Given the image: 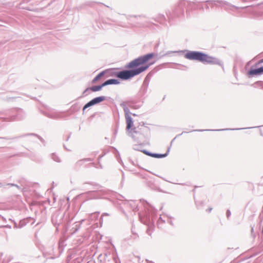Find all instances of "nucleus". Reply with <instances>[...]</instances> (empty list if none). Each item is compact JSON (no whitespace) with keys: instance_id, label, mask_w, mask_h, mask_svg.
<instances>
[{"instance_id":"37","label":"nucleus","mask_w":263,"mask_h":263,"mask_svg":"<svg viewBox=\"0 0 263 263\" xmlns=\"http://www.w3.org/2000/svg\"><path fill=\"white\" fill-rule=\"evenodd\" d=\"M133 115L134 116H136V114H133Z\"/></svg>"},{"instance_id":"5","label":"nucleus","mask_w":263,"mask_h":263,"mask_svg":"<svg viewBox=\"0 0 263 263\" xmlns=\"http://www.w3.org/2000/svg\"><path fill=\"white\" fill-rule=\"evenodd\" d=\"M23 111L22 109H19L17 110V115L15 116H12L11 118L8 120L9 121H12L15 120L16 118L21 120L23 118L22 114Z\"/></svg>"},{"instance_id":"19","label":"nucleus","mask_w":263,"mask_h":263,"mask_svg":"<svg viewBox=\"0 0 263 263\" xmlns=\"http://www.w3.org/2000/svg\"><path fill=\"white\" fill-rule=\"evenodd\" d=\"M120 105H121V107H122L123 109H124V108L125 107H127L126 105L125 104V103L124 102L121 103Z\"/></svg>"},{"instance_id":"24","label":"nucleus","mask_w":263,"mask_h":263,"mask_svg":"<svg viewBox=\"0 0 263 263\" xmlns=\"http://www.w3.org/2000/svg\"><path fill=\"white\" fill-rule=\"evenodd\" d=\"M7 185L11 186H16V184H13V183H8V184H7Z\"/></svg>"},{"instance_id":"10","label":"nucleus","mask_w":263,"mask_h":263,"mask_svg":"<svg viewBox=\"0 0 263 263\" xmlns=\"http://www.w3.org/2000/svg\"><path fill=\"white\" fill-rule=\"evenodd\" d=\"M96 103V104L100 103L101 102H102L106 100V97L105 96H100L98 97H96L94 99H93Z\"/></svg>"},{"instance_id":"13","label":"nucleus","mask_w":263,"mask_h":263,"mask_svg":"<svg viewBox=\"0 0 263 263\" xmlns=\"http://www.w3.org/2000/svg\"><path fill=\"white\" fill-rule=\"evenodd\" d=\"M157 18L158 21H159L160 23H164L165 20L164 16L162 14L159 15Z\"/></svg>"},{"instance_id":"34","label":"nucleus","mask_w":263,"mask_h":263,"mask_svg":"<svg viewBox=\"0 0 263 263\" xmlns=\"http://www.w3.org/2000/svg\"><path fill=\"white\" fill-rule=\"evenodd\" d=\"M228 129H225L224 130H228ZM224 129H217V131L223 130Z\"/></svg>"},{"instance_id":"11","label":"nucleus","mask_w":263,"mask_h":263,"mask_svg":"<svg viewBox=\"0 0 263 263\" xmlns=\"http://www.w3.org/2000/svg\"><path fill=\"white\" fill-rule=\"evenodd\" d=\"M109 85H117L120 84V81L117 79H109Z\"/></svg>"},{"instance_id":"39","label":"nucleus","mask_w":263,"mask_h":263,"mask_svg":"<svg viewBox=\"0 0 263 263\" xmlns=\"http://www.w3.org/2000/svg\"><path fill=\"white\" fill-rule=\"evenodd\" d=\"M241 128H237L236 129L237 130H239V129H241Z\"/></svg>"},{"instance_id":"21","label":"nucleus","mask_w":263,"mask_h":263,"mask_svg":"<svg viewBox=\"0 0 263 263\" xmlns=\"http://www.w3.org/2000/svg\"><path fill=\"white\" fill-rule=\"evenodd\" d=\"M76 227L77 228H76V229H75V230L74 231V232H76V231H77L79 229V228H80V224H76Z\"/></svg>"},{"instance_id":"31","label":"nucleus","mask_w":263,"mask_h":263,"mask_svg":"<svg viewBox=\"0 0 263 263\" xmlns=\"http://www.w3.org/2000/svg\"><path fill=\"white\" fill-rule=\"evenodd\" d=\"M3 227L11 228V226L9 225L3 226Z\"/></svg>"},{"instance_id":"27","label":"nucleus","mask_w":263,"mask_h":263,"mask_svg":"<svg viewBox=\"0 0 263 263\" xmlns=\"http://www.w3.org/2000/svg\"><path fill=\"white\" fill-rule=\"evenodd\" d=\"M212 210V208H209L208 209H207L206 211L208 212H211V211Z\"/></svg>"},{"instance_id":"26","label":"nucleus","mask_w":263,"mask_h":263,"mask_svg":"<svg viewBox=\"0 0 263 263\" xmlns=\"http://www.w3.org/2000/svg\"><path fill=\"white\" fill-rule=\"evenodd\" d=\"M90 101H91V103L92 104V105H95L96 104L93 99L91 100Z\"/></svg>"},{"instance_id":"1","label":"nucleus","mask_w":263,"mask_h":263,"mask_svg":"<svg viewBox=\"0 0 263 263\" xmlns=\"http://www.w3.org/2000/svg\"><path fill=\"white\" fill-rule=\"evenodd\" d=\"M155 55L154 53H149L130 61L125 66L126 68L131 69L130 70L118 71L116 69H106L105 70L106 76L107 77H116L123 80H128L146 70L150 64L142 65L145 64Z\"/></svg>"},{"instance_id":"8","label":"nucleus","mask_w":263,"mask_h":263,"mask_svg":"<svg viewBox=\"0 0 263 263\" xmlns=\"http://www.w3.org/2000/svg\"><path fill=\"white\" fill-rule=\"evenodd\" d=\"M248 75L249 76H254V75H259L261 74L260 73L259 69H252L248 71Z\"/></svg>"},{"instance_id":"7","label":"nucleus","mask_w":263,"mask_h":263,"mask_svg":"<svg viewBox=\"0 0 263 263\" xmlns=\"http://www.w3.org/2000/svg\"><path fill=\"white\" fill-rule=\"evenodd\" d=\"M102 87H103L102 86V84H101L100 85L93 86L90 88H88L84 90V91L83 92V93H85L88 90H90L93 92L98 91L100 90Z\"/></svg>"},{"instance_id":"14","label":"nucleus","mask_w":263,"mask_h":263,"mask_svg":"<svg viewBox=\"0 0 263 263\" xmlns=\"http://www.w3.org/2000/svg\"><path fill=\"white\" fill-rule=\"evenodd\" d=\"M164 222V220L162 219V217H160L158 220L157 223L159 228H161V224Z\"/></svg>"},{"instance_id":"16","label":"nucleus","mask_w":263,"mask_h":263,"mask_svg":"<svg viewBox=\"0 0 263 263\" xmlns=\"http://www.w3.org/2000/svg\"><path fill=\"white\" fill-rule=\"evenodd\" d=\"M108 85H109V82L108 80H106V81H105L104 83H103L102 84V87H104V86Z\"/></svg>"},{"instance_id":"33","label":"nucleus","mask_w":263,"mask_h":263,"mask_svg":"<svg viewBox=\"0 0 263 263\" xmlns=\"http://www.w3.org/2000/svg\"><path fill=\"white\" fill-rule=\"evenodd\" d=\"M102 215H103V216H104V215L108 216V214H107V213H103Z\"/></svg>"},{"instance_id":"9","label":"nucleus","mask_w":263,"mask_h":263,"mask_svg":"<svg viewBox=\"0 0 263 263\" xmlns=\"http://www.w3.org/2000/svg\"><path fill=\"white\" fill-rule=\"evenodd\" d=\"M106 75L105 70L101 72L99 74H98L92 80V83H95L97 81L99 80L101 77Z\"/></svg>"},{"instance_id":"35","label":"nucleus","mask_w":263,"mask_h":263,"mask_svg":"<svg viewBox=\"0 0 263 263\" xmlns=\"http://www.w3.org/2000/svg\"><path fill=\"white\" fill-rule=\"evenodd\" d=\"M146 261H147V262H148V263H153V262H152V261H148V260H146Z\"/></svg>"},{"instance_id":"2","label":"nucleus","mask_w":263,"mask_h":263,"mask_svg":"<svg viewBox=\"0 0 263 263\" xmlns=\"http://www.w3.org/2000/svg\"><path fill=\"white\" fill-rule=\"evenodd\" d=\"M185 58L191 60L200 61L204 64L221 65L219 60L200 51H190L185 54Z\"/></svg>"},{"instance_id":"17","label":"nucleus","mask_w":263,"mask_h":263,"mask_svg":"<svg viewBox=\"0 0 263 263\" xmlns=\"http://www.w3.org/2000/svg\"><path fill=\"white\" fill-rule=\"evenodd\" d=\"M226 215H227V217L228 218H229V217L230 216V215H231V212H230V211L229 210H228L227 211Z\"/></svg>"},{"instance_id":"29","label":"nucleus","mask_w":263,"mask_h":263,"mask_svg":"<svg viewBox=\"0 0 263 263\" xmlns=\"http://www.w3.org/2000/svg\"><path fill=\"white\" fill-rule=\"evenodd\" d=\"M88 108V107L86 106V104L84 105L83 108V110L84 111L86 108Z\"/></svg>"},{"instance_id":"18","label":"nucleus","mask_w":263,"mask_h":263,"mask_svg":"<svg viewBox=\"0 0 263 263\" xmlns=\"http://www.w3.org/2000/svg\"><path fill=\"white\" fill-rule=\"evenodd\" d=\"M92 106H93V105L90 101L86 104V106H87L88 107H89Z\"/></svg>"},{"instance_id":"36","label":"nucleus","mask_w":263,"mask_h":263,"mask_svg":"<svg viewBox=\"0 0 263 263\" xmlns=\"http://www.w3.org/2000/svg\"><path fill=\"white\" fill-rule=\"evenodd\" d=\"M2 186H3L2 184L1 183H0V187H1Z\"/></svg>"},{"instance_id":"3","label":"nucleus","mask_w":263,"mask_h":263,"mask_svg":"<svg viewBox=\"0 0 263 263\" xmlns=\"http://www.w3.org/2000/svg\"><path fill=\"white\" fill-rule=\"evenodd\" d=\"M184 2L183 1L180 2L178 6L173 9V14H171L170 11L166 12V15H167L168 18L173 17V16H179L180 15L183 14L184 12Z\"/></svg>"},{"instance_id":"15","label":"nucleus","mask_w":263,"mask_h":263,"mask_svg":"<svg viewBox=\"0 0 263 263\" xmlns=\"http://www.w3.org/2000/svg\"><path fill=\"white\" fill-rule=\"evenodd\" d=\"M124 112H125V115L126 116V115H129V108L127 107H125L124 108V109H123Z\"/></svg>"},{"instance_id":"4","label":"nucleus","mask_w":263,"mask_h":263,"mask_svg":"<svg viewBox=\"0 0 263 263\" xmlns=\"http://www.w3.org/2000/svg\"><path fill=\"white\" fill-rule=\"evenodd\" d=\"M143 153L145 154L151 156L154 158H164L167 156V153H165L164 154H156V153H152L151 152H149L146 150H143Z\"/></svg>"},{"instance_id":"20","label":"nucleus","mask_w":263,"mask_h":263,"mask_svg":"<svg viewBox=\"0 0 263 263\" xmlns=\"http://www.w3.org/2000/svg\"><path fill=\"white\" fill-rule=\"evenodd\" d=\"M146 233L147 234H148L149 235H151V228L150 227H148L146 230Z\"/></svg>"},{"instance_id":"38","label":"nucleus","mask_w":263,"mask_h":263,"mask_svg":"<svg viewBox=\"0 0 263 263\" xmlns=\"http://www.w3.org/2000/svg\"><path fill=\"white\" fill-rule=\"evenodd\" d=\"M132 163H133V165H136V164L134 163V162H132Z\"/></svg>"},{"instance_id":"32","label":"nucleus","mask_w":263,"mask_h":263,"mask_svg":"<svg viewBox=\"0 0 263 263\" xmlns=\"http://www.w3.org/2000/svg\"><path fill=\"white\" fill-rule=\"evenodd\" d=\"M15 187H16V188H17L18 189H19V190H20V189H21V187H20L18 185H17V184H16Z\"/></svg>"},{"instance_id":"6","label":"nucleus","mask_w":263,"mask_h":263,"mask_svg":"<svg viewBox=\"0 0 263 263\" xmlns=\"http://www.w3.org/2000/svg\"><path fill=\"white\" fill-rule=\"evenodd\" d=\"M126 122L127 124L126 129L129 130L133 125V121L130 115L125 116Z\"/></svg>"},{"instance_id":"22","label":"nucleus","mask_w":263,"mask_h":263,"mask_svg":"<svg viewBox=\"0 0 263 263\" xmlns=\"http://www.w3.org/2000/svg\"><path fill=\"white\" fill-rule=\"evenodd\" d=\"M259 71H260V74H262L263 73V67H261L260 68H259Z\"/></svg>"},{"instance_id":"23","label":"nucleus","mask_w":263,"mask_h":263,"mask_svg":"<svg viewBox=\"0 0 263 263\" xmlns=\"http://www.w3.org/2000/svg\"><path fill=\"white\" fill-rule=\"evenodd\" d=\"M32 135H34V134H32ZM35 136H36V137H37V138H39V139H40L42 142H43V139H42L40 136H38V135H35Z\"/></svg>"},{"instance_id":"12","label":"nucleus","mask_w":263,"mask_h":263,"mask_svg":"<svg viewBox=\"0 0 263 263\" xmlns=\"http://www.w3.org/2000/svg\"><path fill=\"white\" fill-rule=\"evenodd\" d=\"M51 158L55 162H60L61 161V160L58 156H57L55 154L53 153L51 155Z\"/></svg>"},{"instance_id":"30","label":"nucleus","mask_w":263,"mask_h":263,"mask_svg":"<svg viewBox=\"0 0 263 263\" xmlns=\"http://www.w3.org/2000/svg\"><path fill=\"white\" fill-rule=\"evenodd\" d=\"M84 160L85 161H91V160L90 158L85 159Z\"/></svg>"},{"instance_id":"28","label":"nucleus","mask_w":263,"mask_h":263,"mask_svg":"<svg viewBox=\"0 0 263 263\" xmlns=\"http://www.w3.org/2000/svg\"><path fill=\"white\" fill-rule=\"evenodd\" d=\"M205 130L204 129H199V130H192V132H194V131H199V132H202V131H204Z\"/></svg>"},{"instance_id":"25","label":"nucleus","mask_w":263,"mask_h":263,"mask_svg":"<svg viewBox=\"0 0 263 263\" xmlns=\"http://www.w3.org/2000/svg\"><path fill=\"white\" fill-rule=\"evenodd\" d=\"M263 63V59L259 61V62L256 64V65L261 64Z\"/></svg>"}]
</instances>
